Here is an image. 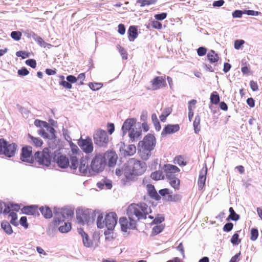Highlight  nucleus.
<instances>
[{"mask_svg":"<svg viewBox=\"0 0 262 262\" xmlns=\"http://www.w3.org/2000/svg\"><path fill=\"white\" fill-rule=\"evenodd\" d=\"M151 212L150 207L146 203L132 204L127 208V214L129 219H134L135 216L140 220L146 219L147 215Z\"/></svg>","mask_w":262,"mask_h":262,"instance_id":"nucleus-1","label":"nucleus"},{"mask_svg":"<svg viewBox=\"0 0 262 262\" xmlns=\"http://www.w3.org/2000/svg\"><path fill=\"white\" fill-rule=\"evenodd\" d=\"M117 223V215L115 212H111L107 213L103 220L102 214L98 215L97 220V225L99 228L106 227L107 229L113 230Z\"/></svg>","mask_w":262,"mask_h":262,"instance_id":"nucleus-2","label":"nucleus"},{"mask_svg":"<svg viewBox=\"0 0 262 262\" xmlns=\"http://www.w3.org/2000/svg\"><path fill=\"white\" fill-rule=\"evenodd\" d=\"M74 215V211L69 208H64L55 210L54 220L52 222L53 226L55 228L58 227L66 219H71Z\"/></svg>","mask_w":262,"mask_h":262,"instance_id":"nucleus-3","label":"nucleus"},{"mask_svg":"<svg viewBox=\"0 0 262 262\" xmlns=\"http://www.w3.org/2000/svg\"><path fill=\"white\" fill-rule=\"evenodd\" d=\"M128 170L129 172L125 171L124 173L126 182L131 180L133 176H140L143 174L146 170L145 163L138 160H134L132 165L129 166Z\"/></svg>","mask_w":262,"mask_h":262,"instance_id":"nucleus-4","label":"nucleus"},{"mask_svg":"<svg viewBox=\"0 0 262 262\" xmlns=\"http://www.w3.org/2000/svg\"><path fill=\"white\" fill-rule=\"evenodd\" d=\"M93 137L95 144L99 147H106L109 142V137L107 133L100 128L95 131Z\"/></svg>","mask_w":262,"mask_h":262,"instance_id":"nucleus-5","label":"nucleus"},{"mask_svg":"<svg viewBox=\"0 0 262 262\" xmlns=\"http://www.w3.org/2000/svg\"><path fill=\"white\" fill-rule=\"evenodd\" d=\"M49 148H45L42 151H37L35 153V161L39 165L49 166L51 164V158L50 155Z\"/></svg>","mask_w":262,"mask_h":262,"instance_id":"nucleus-6","label":"nucleus"},{"mask_svg":"<svg viewBox=\"0 0 262 262\" xmlns=\"http://www.w3.org/2000/svg\"><path fill=\"white\" fill-rule=\"evenodd\" d=\"M16 149V145L14 144H8L4 139H0V154H4L8 157H13Z\"/></svg>","mask_w":262,"mask_h":262,"instance_id":"nucleus-7","label":"nucleus"},{"mask_svg":"<svg viewBox=\"0 0 262 262\" xmlns=\"http://www.w3.org/2000/svg\"><path fill=\"white\" fill-rule=\"evenodd\" d=\"M105 165V157L103 155L98 154L96 155L92 160L91 167L93 171L99 172L103 170Z\"/></svg>","mask_w":262,"mask_h":262,"instance_id":"nucleus-8","label":"nucleus"},{"mask_svg":"<svg viewBox=\"0 0 262 262\" xmlns=\"http://www.w3.org/2000/svg\"><path fill=\"white\" fill-rule=\"evenodd\" d=\"M78 144L81 149L86 154L92 152L94 149V146L92 139L87 137L85 139H80L78 142Z\"/></svg>","mask_w":262,"mask_h":262,"instance_id":"nucleus-9","label":"nucleus"},{"mask_svg":"<svg viewBox=\"0 0 262 262\" xmlns=\"http://www.w3.org/2000/svg\"><path fill=\"white\" fill-rule=\"evenodd\" d=\"M20 159L26 162L33 163L35 162L34 157L32 156V148L30 146L23 147L20 156Z\"/></svg>","mask_w":262,"mask_h":262,"instance_id":"nucleus-10","label":"nucleus"},{"mask_svg":"<svg viewBox=\"0 0 262 262\" xmlns=\"http://www.w3.org/2000/svg\"><path fill=\"white\" fill-rule=\"evenodd\" d=\"M138 144L154 150L156 145V139L154 135L148 134L144 137L143 140L140 141Z\"/></svg>","mask_w":262,"mask_h":262,"instance_id":"nucleus-11","label":"nucleus"},{"mask_svg":"<svg viewBox=\"0 0 262 262\" xmlns=\"http://www.w3.org/2000/svg\"><path fill=\"white\" fill-rule=\"evenodd\" d=\"M128 221L126 217H122L119 220V224L122 231L126 232L127 229H133L136 228V221L134 219H129Z\"/></svg>","mask_w":262,"mask_h":262,"instance_id":"nucleus-12","label":"nucleus"},{"mask_svg":"<svg viewBox=\"0 0 262 262\" xmlns=\"http://www.w3.org/2000/svg\"><path fill=\"white\" fill-rule=\"evenodd\" d=\"M163 171L167 179L176 177V173L180 171L179 168L171 164H165L163 167Z\"/></svg>","mask_w":262,"mask_h":262,"instance_id":"nucleus-13","label":"nucleus"},{"mask_svg":"<svg viewBox=\"0 0 262 262\" xmlns=\"http://www.w3.org/2000/svg\"><path fill=\"white\" fill-rule=\"evenodd\" d=\"M150 82L152 89L154 90L160 89L166 85L165 76H157L155 77Z\"/></svg>","mask_w":262,"mask_h":262,"instance_id":"nucleus-14","label":"nucleus"},{"mask_svg":"<svg viewBox=\"0 0 262 262\" xmlns=\"http://www.w3.org/2000/svg\"><path fill=\"white\" fill-rule=\"evenodd\" d=\"M207 171L208 169L206 165L205 164V166L203 167L200 171L198 181L199 190H203L205 187Z\"/></svg>","mask_w":262,"mask_h":262,"instance_id":"nucleus-15","label":"nucleus"},{"mask_svg":"<svg viewBox=\"0 0 262 262\" xmlns=\"http://www.w3.org/2000/svg\"><path fill=\"white\" fill-rule=\"evenodd\" d=\"M103 156L105 157V162L107 161L108 166L113 167L116 165L118 156L115 151H107Z\"/></svg>","mask_w":262,"mask_h":262,"instance_id":"nucleus-16","label":"nucleus"},{"mask_svg":"<svg viewBox=\"0 0 262 262\" xmlns=\"http://www.w3.org/2000/svg\"><path fill=\"white\" fill-rule=\"evenodd\" d=\"M23 213L27 215L38 216L39 215L38 206L36 205H30L24 206L21 209Z\"/></svg>","mask_w":262,"mask_h":262,"instance_id":"nucleus-17","label":"nucleus"},{"mask_svg":"<svg viewBox=\"0 0 262 262\" xmlns=\"http://www.w3.org/2000/svg\"><path fill=\"white\" fill-rule=\"evenodd\" d=\"M179 129V124H168L163 128L161 135L162 137H165L167 134H171L178 132Z\"/></svg>","mask_w":262,"mask_h":262,"instance_id":"nucleus-18","label":"nucleus"},{"mask_svg":"<svg viewBox=\"0 0 262 262\" xmlns=\"http://www.w3.org/2000/svg\"><path fill=\"white\" fill-rule=\"evenodd\" d=\"M139 154L141 159L143 160H148L149 157L151 156V151L152 150L148 148L144 147L141 145H139Z\"/></svg>","mask_w":262,"mask_h":262,"instance_id":"nucleus-19","label":"nucleus"},{"mask_svg":"<svg viewBox=\"0 0 262 262\" xmlns=\"http://www.w3.org/2000/svg\"><path fill=\"white\" fill-rule=\"evenodd\" d=\"M137 120L135 118H129L126 119L122 127L123 133H125L127 131H130L133 128V126L136 123Z\"/></svg>","mask_w":262,"mask_h":262,"instance_id":"nucleus-20","label":"nucleus"},{"mask_svg":"<svg viewBox=\"0 0 262 262\" xmlns=\"http://www.w3.org/2000/svg\"><path fill=\"white\" fill-rule=\"evenodd\" d=\"M78 232L82 238L83 245L86 247H91L93 245V242L89 239V235L82 228L78 229Z\"/></svg>","mask_w":262,"mask_h":262,"instance_id":"nucleus-21","label":"nucleus"},{"mask_svg":"<svg viewBox=\"0 0 262 262\" xmlns=\"http://www.w3.org/2000/svg\"><path fill=\"white\" fill-rule=\"evenodd\" d=\"M76 217L78 223L82 225L87 223L90 219L89 214L82 210L76 212Z\"/></svg>","mask_w":262,"mask_h":262,"instance_id":"nucleus-22","label":"nucleus"},{"mask_svg":"<svg viewBox=\"0 0 262 262\" xmlns=\"http://www.w3.org/2000/svg\"><path fill=\"white\" fill-rule=\"evenodd\" d=\"M146 188L147 193L150 198L156 201H159L161 199V196L157 193L153 185L147 184L146 186Z\"/></svg>","mask_w":262,"mask_h":262,"instance_id":"nucleus-23","label":"nucleus"},{"mask_svg":"<svg viewBox=\"0 0 262 262\" xmlns=\"http://www.w3.org/2000/svg\"><path fill=\"white\" fill-rule=\"evenodd\" d=\"M89 167V160L86 158H81L78 166L80 173L84 174H86L88 172Z\"/></svg>","mask_w":262,"mask_h":262,"instance_id":"nucleus-24","label":"nucleus"},{"mask_svg":"<svg viewBox=\"0 0 262 262\" xmlns=\"http://www.w3.org/2000/svg\"><path fill=\"white\" fill-rule=\"evenodd\" d=\"M141 135L142 130L140 128H132L128 133L129 139L132 142L138 140Z\"/></svg>","mask_w":262,"mask_h":262,"instance_id":"nucleus-25","label":"nucleus"},{"mask_svg":"<svg viewBox=\"0 0 262 262\" xmlns=\"http://www.w3.org/2000/svg\"><path fill=\"white\" fill-rule=\"evenodd\" d=\"M56 161L58 165L62 168H67L69 165V160L65 156L58 155Z\"/></svg>","mask_w":262,"mask_h":262,"instance_id":"nucleus-26","label":"nucleus"},{"mask_svg":"<svg viewBox=\"0 0 262 262\" xmlns=\"http://www.w3.org/2000/svg\"><path fill=\"white\" fill-rule=\"evenodd\" d=\"M128 39L130 41H134L138 36L137 29L135 26H131L128 30Z\"/></svg>","mask_w":262,"mask_h":262,"instance_id":"nucleus-27","label":"nucleus"},{"mask_svg":"<svg viewBox=\"0 0 262 262\" xmlns=\"http://www.w3.org/2000/svg\"><path fill=\"white\" fill-rule=\"evenodd\" d=\"M28 138L30 139V142L36 147H40L43 144V141L38 137H34L30 134L28 135Z\"/></svg>","mask_w":262,"mask_h":262,"instance_id":"nucleus-28","label":"nucleus"},{"mask_svg":"<svg viewBox=\"0 0 262 262\" xmlns=\"http://www.w3.org/2000/svg\"><path fill=\"white\" fill-rule=\"evenodd\" d=\"M207 59L211 63L217 62L219 60V57L218 54L215 52L214 50H210L207 55Z\"/></svg>","mask_w":262,"mask_h":262,"instance_id":"nucleus-29","label":"nucleus"},{"mask_svg":"<svg viewBox=\"0 0 262 262\" xmlns=\"http://www.w3.org/2000/svg\"><path fill=\"white\" fill-rule=\"evenodd\" d=\"M229 212L230 213L229 215L228 216L227 219V221H229L230 220L233 221H238L239 218L240 216L239 214H237L233 208L232 207H230L229 209Z\"/></svg>","mask_w":262,"mask_h":262,"instance_id":"nucleus-30","label":"nucleus"},{"mask_svg":"<svg viewBox=\"0 0 262 262\" xmlns=\"http://www.w3.org/2000/svg\"><path fill=\"white\" fill-rule=\"evenodd\" d=\"M39 210L41 212L43 216L46 219H50L52 216V211L48 207H41Z\"/></svg>","mask_w":262,"mask_h":262,"instance_id":"nucleus-31","label":"nucleus"},{"mask_svg":"<svg viewBox=\"0 0 262 262\" xmlns=\"http://www.w3.org/2000/svg\"><path fill=\"white\" fill-rule=\"evenodd\" d=\"M200 120V116L199 115H196L193 123V126L194 133L196 134H198L201 130Z\"/></svg>","mask_w":262,"mask_h":262,"instance_id":"nucleus-32","label":"nucleus"},{"mask_svg":"<svg viewBox=\"0 0 262 262\" xmlns=\"http://www.w3.org/2000/svg\"><path fill=\"white\" fill-rule=\"evenodd\" d=\"M171 187L175 190H179L180 187V181L179 178L176 177L167 179Z\"/></svg>","mask_w":262,"mask_h":262,"instance_id":"nucleus-33","label":"nucleus"},{"mask_svg":"<svg viewBox=\"0 0 262 262\" xmlns=\"http://www.w3.org/2000/svg\"><path fill=\"white\" fill-rule=\"evenodd\" d=\"M150 178L154 180L158 181L164 179V176L161 171L157 170L151 173Z\"/></svg>","mask_w":262,"mask_h":262,"instance_id":"nucleus-34","label":"nucleus"},{"mask_svg":"<svg viewBox=\"0 0 262 262\" xmlns=\"http://www.w3.org/2000/svg\"><path fill=\"white\" fill-rule=\"evenodd\" d=\"M210 102L212 104L216 105L219 103L220 98L219 94L216 92H213L210 95Z\"/></svg>","mask_w":262,"mask_h":262,"instance_id":"nucleus-35","label":"nucleus"},{"mask_svg":"<svg viewBox=\"0 0 262 262\" xmlns=\"http://www.w3.org/2000/svg\"><path fill=\"white\" fill-rule=\"evenodd\" d=\"M241 230L237 231L232 235L230 242L233 245H238L241 242V239L239 238V232Z\"/></svg>","mask_w":262,"mask_h":262,"instance_id":"nucleus-36","label":"nucleus"},{"mask_svg":"<svg viewBox=\"0 0 262 262\" xmlns=\"http://www.w3.org/2000/svg\"><path fill=\"white\" fill-rule=\"evenodd\" d=\"M136 152V147L134 145H128L125 149V155L127 156H133Z\"/></svg>","mask_w":262,"mask_h":262,"instance_id":"nucleus-37","label":"nucleus"},{"mask_svg":"<svg viewBox=\"0 0 262 262\" xmlns=\"http://www.w3.org/2000/svg\"><path fill=\"white\" fill-rule=\"evenodd\" d=\"M1 226L7 234H10L13 232L12 227L8 222H3L1 224Z\"/></svg>","mask_w":262,"mask_h":262,"instance_id":"nucleus-38","label":"nucleus"},{"mask_svg":"<svg viewBox=\"0 0 262 262\" xmlns=\"http://www.w3.org/2000/svg\"><path fill=\"white\" fill-rule=\"evenodd\" d=\"M71 223H64V225H61L58 227V230L61 233H67L71 230Z\"/></svg>","mask_w":262,"mask_h":262,"instance_id":"nucleus-39","label":"nucleus"},{"mask_svg":"<svg viewBox=\"0 0 262 262\" xmlns=\"http://www.w3.org/2000/svg\"><path fill=\"white\" fill-rule=\"evenodd\" d=\"M151 120L154 124L156 130L159 131L161 128V126L156 114H152Z\"/></svg>","mask_w":262,"mask_h":262,"instance_id":"nucleus-40","label":"nucleus"},{"mask_svg":"<svg viewBox=\"0 0 262 262\" xmlns=\"http://www.w3.org/2000/svg\"><path fill=\"white\" fill-rule=\"evenodd\" d=\"M71 165L70 168L74 170L76 169L78 167L79 163L76 157H72L70 159Z\"/></svg>","mask_w":262,"mask_h":262,"instance_id":"nucleus-41","label":"nucleus"},{"mask_svg":"<svg viewBox=\"0 0 262 262\" xmlns=\"http://www.w3.org/2000/svg\"><path fill=\"white\" fill-rule=\"evenodd\" d=\"M9 217L11 218L10 223L12 225L15 226L18 225L17 222V216L15 212H14V211H11V212H10V213L9 214Z\"/></svg>","mask_w":262,"mask_h":262,"instance_id":"nucleus-42","label":"nucleus"},{"mask_svg":"<svg viewBox=\"0 0 262 262\" xmlns=\"http://www.w3.org/2000/svg\"><path fill=\"white\" fill-rule=\"evenodd\" d=\"M137 3L139 4L141 7H144L147 5L155 4L157 0H137Z\"/></svg>","mask_w":262,"mask_h":262,"instance_id":"nucleus-43","label":"nucleus"},{"mask_svg":"<svg viewBox=\"0 0 262 262\" xmlns=\"http://www.w3.org/2000/svg\"><path fill=\"white\" fill-rule=\"evenodd\" d=\"M258 236V231L256 228H253L250 231V239L255 241L257 239Z\"/></svg>","mask_w":262,"mask_h":262,"instance_id":"nucleus-44","label":"nucleus"},{"mask_svg":"<svg viewBox=\"0 0 262 262\" xmlns=\"http://www.w3.org/2000/svg\"><path fill=\"white\" fill-rule=\"evenodd\" d=\"M102 85L101 83L91 82L89 83L90 88L94 91L98 90L102 88Z\"/></svg>","mask_w":262,"mask_h":262,"instance_id":"nucleus-45","label":"nucleus"},{"mask_svg":"<svg viewBox=\"0 0 262 262\" xmlns=\"http://www.w3.org/2000/svg\"><path fill=\"white\" fill-rule=\"evenodd\" d=\"M117 48L119 51V53H120L121 55L122 56V57L124 59H127V53L126 51V50L122 47L120 45L117 46Z\"/></svg>","mask_w":262,"mask_h":262,"instance_id":"nucleus-46","label":"nucleus"},{"mask_svg":"<svg viewBox=\"0 0 262 262\" xmlns=\"http://www.w3.org/2000/svg\"><path fill=\"white\" fill-rule=\"evenodd\" d=\"M34 125L37 127H46L48 126V123L46 121H41L39 120H35L34 121Z\"/></svg>","mask_w":262,"mask_h":262,"instance_id":"nucleus-47","label":"nucleus"},{"mask_svg":"<svg viewBox=\"0 0 262 262\" xmlns=\"http://www.w3.org/2000/svg\"><path fill=\"white\" fill-rule=\"evenodd\" d=\"M244 14H247L248 15L251 16H258L261 14V12L259 11H254L252 10H244Z\"/></svg>","mask_w":262,"mask_h":262,"instance_id":"nucleus-48","label":"nucleus"},{"mask_svg":"<svg viewBox=\"0 0 262 262\" xmlns=\"http://www.w3.org/2000/svg\"><path fill=\"white\" fill-rule=\"evenodd\" d=\"M233 228V224L231 222H228L225 224L223 228L224 232H229L231 231Z\"/></svg>","mask_w":262,"mask_h":262,"instance_id":"nucleus-49","label":"nucleus"},{"mask_svg":"<svg viewBox=\"0 0 262 262\" xmlns=\"http://www.w3.org/2000/svg\"><path fill=\"white\" fill-rule=\"evenodd\" d=\"M22 34L19 31H12L11 33V37L15 40L20 39Z\"/></svg>","mask_w":262,"mask_h":262,"instance_id":"nucleus-50","label":"nucleus"},{"mask_svg":"<svg viewBox=\"0 0 262 262\" xmlns=\"http://www.w3.org/2000/svg\"><path fill=\"white\" fill-rule=\"evenodd\" d=\"M245 41L243 39H237L234 41V47L236 50H239L244 44Z\"/></svg>","mask_w":262,"mask_h":262,"instance_id":"nucleus-51","label":"nucleus"},{"mask_svg":"<svg viewBox=\"0 0 262 262\" xmlns=\"http://www.w3.org/2000/svg\"><path fill=\"white\" fill-rule=\"evenodd\" d=\"M113 230L107 229V230L104 231V235L105 236V239L108 241H111L113 239Z\"/></svg>","mask_w":262,"mask_h":262,"instance_id":"nucleus-52","label":"nucleus"},{"mask_svg":"<svg viewBox=\"0 0 262 262\" xmlns=\"http://www.w3.org/2000/svg\"><path fill=\"white\" fill-rule=\"evenodd\" d=\"M207 51V48L205 47H199L196 50L197 54L199 56H203L206 55Z\"/></svg>","mask_w":262,"mask_h":262,"instance_id":"nucleus-53","label":"nucleus"},{"mask_svg":"<svg viewBox=\"0 0 262 262\" xmlns=\"http://www.w3.org/2000/svg\"><path fill=\"white\" fill-rule=\"evenodd\" d=\"M17 57H21L23 59L28 58L30 56V53L23 51H19L16 53Z\"/></svg>","mask_w":262,"mask_h":262,"instance_id":"nucleus-54","label":"nucleus"},{"mask_svg":"<svg viewBox=\"0 0 262 262\" xmlns=\"http://www.w3.org/2000/svg\"><path fill=\"white\" fill-rule=\"evenodd\" d=\"M243 14H244V10H236L232 12V15L233 18H241Z\"/></svg>","mask_w":262,"mask_h":262,"instance_id":"nucleus-55","label":"nucleus"},{"mask_svg":"<svg viewBox=\"0 0 262 262\" xmlns=\"http://www.w3.org/2000/svg\"><path fill=\"white\" fill-rule=\"evenodd\" d=\"M164 229L162 225H157L152 228V233L158 234L160 233Z\"/></svg>","mask_w":262,"mask_h":262,"instance_id":"nucleus-56","label":"nucleus"},{"mask_svg":"<svg viewBox=\"0 0 262 262\" xmlns=\"http://www.w3.org/2000/svg\"><path fill=\"white\" fill-rule=\"evenodd\" d=\"M18 75L20 76H24L29 74V71L25 67L22 68L21 69L18 70Z\"/></svg>","mask_w":262,"mask_h":262,"instance_id":"nucleus-57","label":"nucleus"},{"mask_svg":"<svg viewBox=\"0 0 262 262\" xmlns=\"http://www.w3.org/2000/svg\"><path fill=\"white\" fill-rule=\"evenodd\" d=\"M104 185L106 186V188L107 189H111L112 187V185L111 182L104 181L103 183H98L97 184V186L99 188H101L103 187Z\"/></svg>","mask_w":262,"mask_h":262,"instance_id":"nucleus-58","label":"nucleus"},{"mask_svg":"<svg viewBox=\"0 0 262 262\" xmlns=\"http://www.w3.org/2000/svg\"><path fill=\"white\" fill-rule=\"evenodd\" d=\"M20 224L25 229L28 228V224L27 223V219L26 216H22L19 220Z\"/></svg>","mask_w":262,"mask_h":262,"instance_id":"nucleus-59","label":"nucleus"},{"mask_svg":"<svg viewBox=\"0 0 262 262\" xmlns=\"http://www.w3.org/2000/svg\"><path fill=\"white\" fill-rule=\"evenodd\" d=\"M26 64L32 68H35L36 67V62L35 59H28L25 62Z\"/></svg>","mask_w":262,"mask_h":262,"instance_id":"nucleus-60","label":"nucleus"},{"mask_svg":"<svg viewBox=\"0 0 262 262\" xmlns=\"http://www.w3.org/2000/svg\"><path fill=\"white\" fill-rule=\"evenodd\" d=\"M151 26L155 29H161L162 28V25L157 20H154L151 22Z\"/></svg>","mask_w":262,"mask_h":262,"instance_id":"nucleus-61","label":"nucleus"},{"mask_svg":"<svg viewBox=\"0 0 262 262\" xmlns=\"http://www.w3.org/2000/svg\"><path fill=\"white\" fill-rule=\"evenodd\" d=\"M250 86L252 90L254 92L257 91L258 90V86L257 82L253 80L250 81Z\"/></svg>","mask_w":262,"mask_h":262,"instance_id":"nucleus-62","label":"nucleus"},{"mask_svg":"<svg viewBox=\"0 0 262 262\" xmlns=\"http://www.w3.org/2000/svg\"><path fill=\"white\" fill-rule=\"evenodd\" d=\"M60 84L68 89H71L72 88V84L68 81L62 80Z\"/></svg>","mask_w":262,"mask_h":262,"instance_id":"nucleus-63","label":"nucleus"},{"mask_svg":"<svg viewBox=\"0 0 262 262\" xmlns=\"http://www.w3.org/2000/svg\"><path fill=\"white\" fill-rule=\"evenodd\" d=\"M224 3L225 2L224 0L215 1L213 2L212 6L213 7H220L222 6Z\"/></svg>","mask_w":262,"mask_h":262,"instance_id":"nucleus-64","label":"nucleus"}]
</instances>
